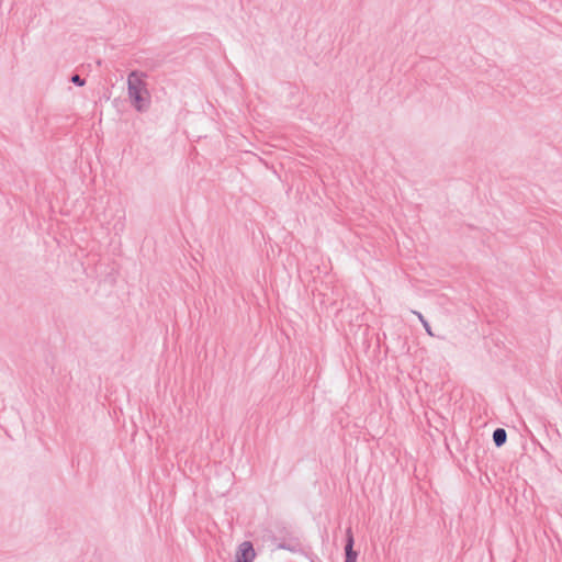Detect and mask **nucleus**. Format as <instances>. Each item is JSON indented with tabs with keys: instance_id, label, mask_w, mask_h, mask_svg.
<instances>
[{
	"instance_id": "1",
	"label": "nucleus",
	"mask_w": 562,
	"mask_h": 562,
	"mask_svg": "<svg viewBox=\"0 0 562 562\" xmlns=\"http://www.w3.org/2000/svg\"><path fill=\"white\" fill-rule=\"evenodd\" d=\"M146 79L147 76L140 71H132L127 77L128 100L137 112H145L150 106V93Z\"/></svg>"
},
{
	"instance_id": "2",
	"label": "nucleus",
	"mask_w": 562,
	"mask_h": 562,
	"mask_svg": "<svg viewBox=\"0 0 562 562\" xmlns=\"http://www.w3.org/2000/svg\"><path fill=\"white\" fill-rule=\"evenodd\" d=\"M235 562H254L256 558V551L252 543L249 541L241 542L236 551Z\"/></svg>"
},
{
	"instance_id": "3",
	"label": "nucleus",
	"mask_w": 562,
	"mask_h": 562,
	"mask_svg": "<svg viewBox=\"0 0 562 562\" xmlns=\"http://www.w3.org/2000/svg\"><path fill=\"white\" fill-rule=\"evenodd\" d=\"M345 562H357L358 553L353 550V537L350 530L347 531V543L345 547Z\"/></svg>"
},
{
	"instance_id": "4",
	"label": "nucleus",
	"mask_w": 562,
	"mask_h": 562,
	"mask_svg": "<svg viewBox=\"0 0 562 562\" xmlns=\"http://www.w3.org/2000/svg\"><path fill=\"white\" fill-rule=\"evenodd\" d=\"M506 438H507L506 431L502 428H497L493 434V440L497 447H501L502 445H504L506 441Z\"/></svg>"
},
{
	"instance_id": "5",
	"label": "nucleus",
	"mask_w": 562,
	"mask_h": 562,
	"mask_svg": "<svg viewBox=\"0 0 562 562\" xmlns=\"http://www.w3.org/2000/svg\"><path fill=\"white\" fill-rule=\"evenodd\" d=\"M418 318H419V319H420V322L423 323V325H424V327H425L426 331L428 333V335L432 336L434 334H432V331H431V329H430V326H429L428 322L423 317V315H422V314H418Z\"/></svg>"
},
{
	"instance_id": "6",
	"label": "nucleus",
	"mask_w": 562,
	"mask_h": 562,
	"mask_svg": "<svg viewBox=\"0 0 562 562\" xmlns=\"http://www.w3.org/2000/svg\"><path fill=\"white\" fill-rule=\"evenodd\" d=\"M71 81L78 86L85 85V81L78 75L72 76Z\"/></svg>"
}]
</instances>
